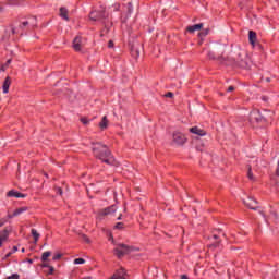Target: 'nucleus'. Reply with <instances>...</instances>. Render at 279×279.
Wrapping results in <instances>:
<instances>
[{"instance_id":"4be33fe9","label":"nucleus","mask_w":279,"mask_h":279,"mask_svg":"<svg viewBox=\"0 0 279 279\" xmlns=\"http://www.w3.org/2000/svg\"><path fill=\"white\" fill-rule=\"evenodd\" d=\"M81 239L85 242V243H87V245H90V243H93V241L90 240V238H88V235H86V234H81Z\"/></svg>"},{"instance_id":"f3484780","label":"nucleus","mask_w":279,"mask_h":279,"mask_svg":"<svg viewBox=\"0 0 279 279\" xmlns=\"http://www.w3.org/2000/svg\"><path fill=\"white\" fill-rule=\"evenodd\" d=\"M247 178L252 182H256V177H254V172H252V166H247Z\"/></svg>"},{"instance_id":"20e7f679","label":"nucleus","mask_w":279,"mask_h":279,"mask_svg":"<svg viewBox=\"0 0 279 279\" xmlns=\"http://www.w3.org/2000/svg\"><path fill=\"white\" fill-rule=\"evenodd\" d=\"M130 252H141V247H134L123 243H119L117 244V247L113 248V254L114 256H117V258H123V256L130 254Z\"/></svg>"},{"instance_id":"7c9ffc66","label":"nucleus","mask_w":279,"mask_h":279,"mask_svg":"<svg viewBox=\"0 0 279 279\" xmlns=\"http://www.w3.org/2000/svg\"><path fill=\"white\" fill-rule=\"evenodd\" d=\"M83 125H88L89 121L86 118H81Z\"/></svg>"},{"instance_id":"f704fd0d","label":"nucleus","mask_w":279,"mask_h":279,"mask_svg":"<svg viewBox=\"0 0 279 279\" xmlns=\"http://www.w3.org/2000/svg\"><path fill=\"white\" fill-rule=\"evenodd\" d=\"M108 47H109V49H112V48L114 47V41L109 40V43H108Z\"/></svg>"},{"instance_id":"7ed1b4c3","label":"nucleus","mask_w":279,"mask_h":279,"mask_svg":"<svg viewBox=\"0 0 279 279\" xmlns=\"http://www.w3.org/2000/svg\"><path fill=\"white\" fill-rule=\"evenodd\" d=\"M108 215H110L112 219H117L118 221H121V219L123 218L121 208L117 207V205L106 207L98 213V217H108Z\"/></svg>"},{"instance_id":"6e6d98bb","label":"nucleus","mask_w":279,"mask_h":279,"mask_svg":"<svg viewBox=\"0 0 279 279\" xmlns=\"http://www.w3.org/2000/svg\"><path fill=\"white\" fill-rule=\"evenodd\" d=\"M114 199H116V202H118V199H117V193H114Z\"/></svg>"},{"instance_id":"a18cd8bd","label":"nucleus","mask_w":279,"mask_h":279,"mask_svg":"<svg viewBox=\"0 0 279 279\" xmlns=\"http://www.w3.org/2000/svg\"><path fill=\"white\" fill-rule=\"evenodd\" d=\"M204 43V37L201 38V40L198 41V45H203Z\"/></svg>"},{"instance_id":"09e8293b","label":"nucleus","mask_w":279,"mask_h":279,"mask_svg":"<svg viewBox=\"0 0 279 279\" xmlns=\"http://www.w3.org/2000/svg\"><path fill=\"white\" fill-rule=\"evenodd\" d=\"M12 256V253H8L4 258H10Z\"/></svg>"},{"instance_id":"bb28decb","label":"nucleus","mask_w":279,"mask_h":279,"mask_svg":"<svg viewBox=\"0 0 279 279\" xmlns=\"http://www.w3.org/2000/svg\"><path fill=\"white\" fill-rule=\"evenodd\" d=\"M10 27L12 36L16 35V26H14V24H10Z\"/></svg>"},{"instance_id":"2eb2a0df","label":"nucleus","mask_w":279,"mask_h":279,"mask_svg":"<svg viewBox=\"0 0 279 279\" xmlns=\"http://www.w3.org/2000/svg\"><path fill=\"white\" fill-rule=\"evenodd\" d=\"M7 197H17V198H25V194L21 192H16L14 190H11L7 193Z\"/></svg>"},{"instance_id":"aec40b11","label":"nucleus","mask_w":279,"mask_h":279,"mask_svg":"<svg viewBox=\"0 0 279 279\" xmlns=\"http://www.w3.org/2000/svg\"><path fill=\"white\" fill-rule=\"evenodd\" d=\"M208 34H210V28H205L198 33V38H205V36H208Z\"/></svg>"},{"instance_id":"13d9d810","label":"nucleus","mask_w":279,"mask_h":279,"mask_svg":"<svg viewBox=\"0 0 279 279\" xmlns=\"http://www.w3.org/2000/svg\"><path fill=\"white\" fill-rule=\"evenodd\" d=\"M44 175H45V178H49V174H47V173H45Z\"/></svg>"},{"instance_id":"a19ab883","label":"nucleus","mask_w":279,"mask_h":279,"mask_svg":"<svg viewBox=\"0 0 279 279\" xmlns=\"http://www.w3.org/2000/svg\"><path fill=\"white\" fill-rule=\"evenodd\" d=\"M13 217H16V216H14V214H9V215L7 216V219H13Z\"/></svg>"},{"instance_id":"6ab92c4d","label":"nucleus","mask_w":279,"mask_h":279,"mask_svg":"<svg viewBox=\"0 0 279 279\" xmlns=\"http://www.w3.org/2000/svg\"><path fill=\"white\" fill-rule=\"evenodd\" d=\"M25 211H27V207H20L13 211V216L19 217L21 213H25Z\"/></svg>"},{"instance_id":"ea45409f","label":"nucleus","mask_w":279,"mask_h":279,"mask_svg":"<svg viewBox=\"0 0 279 279\" xmlns=\"http://www.w3.org/2000/svg\"><path fill=\"white\" fill-rule=\"evenodd\" d=\"M227 90L228 93H232L234 90V86H229Z\"/></svg>"},{"instance_id":"b1692460","label":"nucleus","mask_w":279,"mask_h":279,"mask_svg":"<svg viewBox=\"0 0 279 279\" xmlns=\"http://www.w3.org/2000/svg\"><path fill=\"white\" fill-rule=\"evenodd\" d=\"M49 256H51V252H45V253H43V255H41V260L45 263V262H47L48 260V258H49Z\"/></svg>"},{"instance_id":"052dcab7","label":"nucleus","mask_w":279,"mask_h":279,"mask_svg":"<svg viewBox=\"0 0 279 279\" xmlns=\"http://www.w3.org/2000/svg\"><path fill=\"white\" fill-rule=\"evenodd\" d=\"M22 252H25V248H22Z\"/></svg>"},{"instance_id":"c756f323","label":"nucleus","mask_w":279,"mask_h":279,"mask_svg":"<svg viewBox=\"0 0 279 279\" xmlns=\"http://www.w3.org/2000/svg\"><path fill=\"white\" fill-rule=\"evenodd\" d=\"M19 278H20L19 274H13L9 276L7 279H19Z\"/></svg>"},{"instance_id":"680f3d73","label":"nucleus","mask_w":279,"mask_h":279,"mask_svg":"<svg viewBox=\"0 0 279 279\" xmlns=\"http://www.w3.org/2000/svg\"><path fill=\"white\" fill-rule=\"evenodd\" d=\"M0 10H3V8H2V7H0Z\"/></svg>"},{"instance_id":"72a5a7b5","label":"nucleus","mask_w":279,"mask_h":279,"mask_svg":"<svg viewBox=\"0 0 279 279\" xmlns=\"http://www.w3.org/2000/svg\"><path fill=\"white\" fill-rule=\"evenodd\" d=\"M49 268V276L53 275V271H56V268L53 266L48 267Z\"/></svg>"},{"instance_id":"c03bdc74","label":"nucleus","mask_w":279,"mask_h":279,"mask_svg":"<svg viewBox=\"0 0 279 279\" xmlns=\"http://www.w3.org/2000/svg\"><path fill=\"white\" fill-rule=\"evenodd\" d=\"M5 65H0V71H5Z\"/></svg>"},{"instance_id":"de8ad7c7","label":"nucleus","mask_w":279,"mask_h":279,"mask_svg":"<svg viewBox=\"0 0 279 279\" xmlns=\"http://www.w3.org/2000/svg\"><path fill=\"white\" fill-rule=\"evenodd\" d=\"M13 252H19V247L17 246H13Z\"/></svg>"},{"instance_id":"c85d7f7f","label":"nucleus","mask_w":279,"mask_h":279,"mask_svg":"<svg viewBox=\"0 0 279 279\" xmlns=\"http://www.w3.org/2000/svg\"><path fill=\"white\" fill-rule=\"evenodd\" d=\"M29 25V21L22 22V25H20V29H23L24 27H27Z\"/></svg>"},{"instance_id":"a211bd4d","label":"nucleus","mask_w":279,"mask_h":279,"mask_svg":"<svg viewBox=\"0 0 279 279\" xmlns=\"http://www.w3.org/2000/svg\"><path fill=\"white\" fill-rule=\"evenodd\" d=\"M31 233H32V236L34 238V243L36 245V243H38V240L40 239V233H38L36 229H32Z\"/></svg>"},{"instance_id":"58836bf2","label":"nucleus","mask_w":279,"mask_h":279,"mask_svg":"<svg viewBox=\"0 0 279 279\" xmlns=\"http://www.w3.org/2000/svg\"><path fill=\"white\" fill-rule=\"evenodd\" d=\"M11 63H12V59H9V60L7 61V63L4 64V66L8 68V66H10Z\"/></svg>"},{"instance_id":"5701e85b","label":"nucleus","mask_w":279,"mask_h":279,"mask_svg":"<svg viewBox=\"0 0 279 279\" xmlns=\"http://www.w3.org/2000/svg\"><path fill=\"white\" fill-rule=\"evenodd\" d=\"M125 225L123 222H117L113 227V230H124Z\"/></svg>"},{"instance_id":"e433bc0d","label":"nucleus","mask_w":279,"mask_h":279,"mask_svg":"<svg viewBox=\"0 0 279 279\" xmlns=\"http://www.w3.org/2000/svg\"><path fill=\"white\" fill-rule=\"evenodd\" d=\"M57 189V191H58V193H59V195H63L64 194V192L62 191V187H56Z\"/></svg>"},{"instance_id":"ddd939ff","label":"nucleus","mask_w":279,"mask_h":279,"mask_svg":"<svg viewBox=\"0 0 279 279\" xmlns=\"http://www.w3.org/2000/svg\"><path fill=\"white\" fill-rule=\"evenodd\" d=\"M11 84H12V80L10 78V76H7L2 85V89L4 94H8L10 92Z\"/></svg>"},{"instance_id":"f8f14e48","label":"nucleus","mask_w":279,"mask_h":279,"mask_svg":"<svg viewBox=\"0 0 279 279\" xmlns=\"http://www.w3.org/2000/svg\"><path fill=\"white\" fill-rule=\"evenodd\" d=\"M59 16L61 19H63L64 21H69V9L64 8V7H61L59 9Z\"/></svg>"},{"instance_id":"79ce46f5","label":"nucleus","mask_w":279,"mask_h":279,"mask_svg":"<svg viewBox=\"0 0 279 279\" xmlns=\"http://www.w3.org/2000/svg\"><path fill=\"white\" fill-rule=\"evenodd\" d=\"M272 215H274L275 219H278V213L272 211Z\"/></svg>"},{"instance_id":"3c124183","label":"nucleus","mask_w":279,"mask_h":279,"mask_svg":"<svg viewBox=\"0 0 279 279\" xmlns=\"http://www.w3.org/2000/svg\"><path fill=\"white\" fill-rule=\"evenodd\" d=\"M110 240L114 243V236L110 235Z\"/></svg>"},{"instance_id":"864d4df0","label":"nucleus","mask_w":279,"mask_h":279,"mask_svg":"<svg viewBox=\"0 0 279 279\" xmlns=\"http://www.w3.org/2000/svg\"><path fill=\"white\" fill-rule=\"evenodd\" d=\"M213 239L217 240L219 239V235H213Z\"/></svg>"},{"instance_id":"4d7b16f0","label":"nucleus","mask_w":279,"mask_h":279,"mask_svg":"<svg viewBox=\"0 0 279 279\" xmlns=\"http://www.w3.org/2000/svg\"><path fill=\"white\" fill-rule=\"evenodd\" d=\"M123 210H124V213H128V207H124V209H123Z\"/></svg>"},{"instance_id":"f03ea898","label":"nucleus","mask_w":279,"mask_h":279,"mask_svg":"<svg viewBox=\"0 0 279 279\" xmlns=\"http://www.w3.org/2000/svg\"><path fill=\"white\" fill-rule=\"evenodd\" d=\"M92 151L97 160L105 162V165H108L109 167H117V159L112 156V153H110V149H108L106 145L101 143H92Z\"/></svg>"},{"instance_id":"603ef678","label":"nucleus","mask_w":279,"mask_h":279,"mask_svg":"<svg viewBox=\"0 0 279 279\" xmlns=\"http://www.w3.org/2000/svg\"><path fill=\"white\" fill-rule=\"evenodd\" d=\"M41 267H50L49 264H43Z\"/></svg>"},{"instance_id":"9b49d317","label":"nucleus","mask_w":279,"mask_h":279,"mask_svg":"<svg viewBox=\"0 0 279 279\" xmlns=\"http://www.w3.org/2000/svg\"><path fill=\"white\" fill-rule=\"evenodd\" d=\"M73 49L75 51H82V37L76 36L73 40Z\"/></svg>"},{"instance_id":"1a4fd4ad","label":"nucleus","mask_w":279,"mask_h":279,"mask_svg":"<svg viewBox=\"0 0 279 279\" xmlns=\"http://www.w3.org/2000/svg\"><path fill=\"white\" fill-rule=\"evenodd\" d=\"M109 125H110V120L108 119V116H104L98 123V128L101 130V132H104V130H108Z\"/></svg>"},{"instance_id":"49530a36","label":"nucleus","mask_w":279,"mask_h":279,"mask_svg":"<svg viewBox=\"0 0 279 279\" xmlns=\"http://www.w3.org/2000/svg\"><path fill=\"white\" fill-rule=\"evenodd\" d=\"M181 279H189V276L182 275V276H181Z\"/></svg>"},{"instance_id":"423d86ee","label":"nucleus","mask_w":279,"mask_h":279,"mask_svg":"<svg viewBox=\"0 0 279 279\" xmlns=\"http://www.w3.org/2000/svg\"><path fill=\"white\" fill-rule=\"evenodd\" d=\"M244 206L246 208H250V210H257L258 209V201L253 197H247L246 199L243 201Z\"/></svg>"},{"instance_id":"bf43d9fd","label":"nucleus","mask_w":279,"mask_h":279,"mask_svg":"<svg viewBox=\"0 0 279 279\" xmlns=\"http://www.w3.org/2000/svg\"><path fill=\"white\" fill-rule=\"evenodd\" d=\"M28 263H34V260L33 259H28Z\"/></svg>"},{"instance_id":"8fccbe9b","label":"nucleus","mask_w":279,"mask_h":279,"mask_svg":"<svg viewBox=\"0 0 279 279\" xmlns=\"http://www.w3.org/2000/svg\"><path fill=\"white\" fill-rule=\"evenodd\" d=\"M141 56V51L136 50V57Z\"/></svg>"},{"instance_id":"cd10ccee","label":"nucleus","mask_w":279,"mask_h":279,"mask_svg":"<svg viewBox=\"0 0 279 279\" xmlns=\"http://www.w3.org/2000/svg\"><path fill=\"white\" fill-rule=\"evenodd\" d=\"M5 223H8V219L7 218L0 219V228H3V226H5Z\"/></svg>"},{"instance_id":"0eeeda50","label":"nucleus","mask_w":279,"mask_h":279,"mask_svg":"<svg viewBox=\"0 0 279 279\" xmlns=\"http://www.w3.org/2000/svg\"><path fill=\"white\" fill-rule=\"evenodd\" d=\"M101 19H106V11H94L89 14L90 21H101Z\"/></svg>"},{"instance_id":"5fc2aeb1","label":"nucleus","mask_w":279,"mask_h":279,"mask_svg":"<svg viewBox=\"0 0 279 279\" xmlns=\"http://www.w3.org/2000/svg\"><path fill=\"white\" fill-rule=\"evenodd\" d=\"M262 217H265V211H260Z\"/></svg>"},{"instance_id":"4c0bfd02","label":"nucleus","mask_w":279,"mask_h":279,"mask_svg":"<svg viewBox=\"0 0 279 279\" xmlns=\"http://www.w3.org/2000/svg\"><path fill=\"white\" fill-rule=\"evenodd\" d=\"M165 97L173 98V93L168 92V93L165 95Z\"/></svg>"},{"instance_id":"473e14b6","label":"nucleus","mask_w":279,"mask_h":279,"mask_svg":"<svg viewBox=\"0 0 279 279\" xmlns=\"http://www.w3.org/2000/svg\"><path fill=\"white\" fill-rule=\"evenodd\" d=\"M60 258H62V254H57L53 256L52 260H60Z\"/></svg>"},{"instance_id":"dca6fc26","label":"nucleus","mask_w":279,"mask_h":279,"mask_svg":"<svg viewBox=\"0 0 279 279\" xmlns=\"http://www.w3.org/2000/svg\"><path fill=\"white\" fill-rule=\"evenodd\" d=\"M191 134H196L197 136H206V131L198 129L197 126L190 129Z\"/></svg>"},{"instance_id":"393cba45","label":"nucleus","mask_w":279,"mask_h":279,"mask_svg":"<svg viewBox=\"0 0 279 279\" xmlns=\"http://www.w3.org/2000/svg\"><path fill=\"white\" fill-rule=\"evenodd\" d=\"M8 236H10V231H8V229L3 230V235L0 236L1 239H3L4 241H8Z\"/></svg>"},{"instance_id":"4468645a","label":"nucleus","mask_w":279,"mask_h":279,"mask_svg":"<svg viewBox=\"0 0 279 279\" xmlns=\"http://www.w3.org/2000/svg\"><path fill=\"white\" fill-rule=\"evenodd\" d=\"M265 117H263V113L260 111L254 112L251 117V121H256L257 123H260V121H264Z\"/></svg>"},{"instance_id":"a878e982","label":"nucleus","mask_w":279,"mask_h":279,"mask_svg":"<svg viewBox=\"0 0 279 279\" xmlns=\"http://www.w3.org/2000/svg\"><path fill=\"white\" fill-rule=\"evenodd\" d=\"M86 260L84 258H76L74 259V265H84Z\"/></svg>"},{"instance_id":"37998d69","label":"nucleus","mask_w":279,"mask_h":279,"mask_svg":"<svg viewBox=\"0 0 279 279\" xmlns=\"http://www.w3.org/2000/svg\"><path fill=\"white\" fill-rule=\"evenodd\" d=\"M3 241H5V240L0 236V247H1V245H3Z\"/></svg>"},{"instance_id":"f257e3e1","label":"nucleus","mask_w":279,"mask_h":279,"mask_svg":"<svg viewBox=\"0 0 279 279\" xmlns=\"http://www.w3.org/2000/svg\"><path fill=\"white\" fill-rule=\"evenodd\" d=\"M213 51H227V54L218 56L220 66L236 71H252L254 60L243 47L236 44L228 45V41H214L210 45Z\"/></svg>"},{"instance_id":"6e6552de","label":"nucleus","mask_w":279,"mask_h":279,"mask_svg":"<svg viewBox=\"0 0 279 279\" xmlns=\"http://www.w3.org/2000/svg\"><path fill=\"white\" fill-rule=\"evenodd\" d=\"M202 29H204V23L190 25L185 28V32L187 34H195V32H202Z\"/></svg>"},{"instance_id":"39448f33","label":"nucleus","mask_w":279,"mask_h":279,"mask_svg":"<svg viewBox=\"0 0 279 279\" xmlns=\"http://www.w3.org/2000/svg\"><path fill=\"white\" fill-rule=\"evenodd\" d=\"M172 141H173V143H175L177 145H180V146H182V145H185L186 144V141H187V138H186V135H184L182 132H174L173 134H172Z\"/></svg>"},{"instance_id":"c9c22d12","label":"nucleus","mask_w":279,"mask_h":279,"mask_svg":"<svg viewBox=\"0 0 279 279\" xmlns=\"http://www.w3.org/2000/svg\"><path fill=\"white\" fill-rule=\"evenodd\" d=\"M262 80H264V82H267V83L271 82V77H269V76L262 77Z\"/></svg>"},{"instance_id":"9d476101","label":"nucleus","mask_w":279,"mask_h":279,"mask_svg":"<svg viewBox=\"0 0 279 279\" xmlns=\"http://www.w3.org/2000/svg\"><path fill=\"white\" fill-rule=\"evenodd\" d=\"M248 43L253 47H256V43H258V38L256 37V32L250 31L248 32Z\"/></svg>"},{"instance_id":"412c9836","label":"nucleus","mask_w":279,"mask_h":279,"mask_svg":"<svg viewBox=\"0 0 279 279\" xmlns=\"http://www.w3.org/2000/svg\"><path fill=\"white\" fill-rule=\"evenodd\" d=\"M207 58H209V60H217V62H219V57H217V54H215L213 51L207 53Z\"/></svg>"},{"instance_id":"2f4dec72","label":"nucleus","mask_w":279,"mask_h":279,"mask_svg":"<svg viewBox=\"0 0 279 279\" xmlns=\"http://www.w3.org/2000/svg\"><path fill=\"white\" fill-rule=\"evenodd\" d=\"M219 245H221V241L210 244L209 247H219Z\"/></svg>"}]
</instances>
